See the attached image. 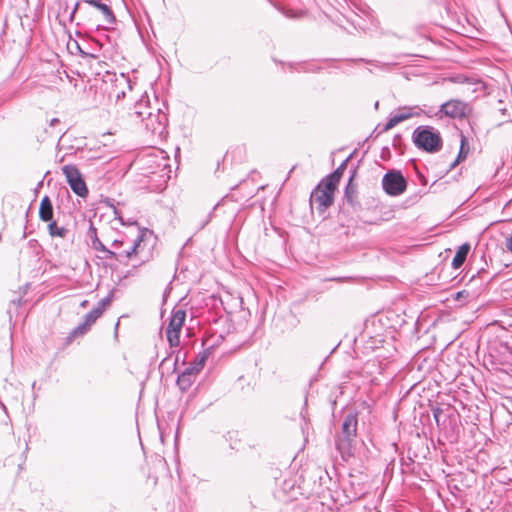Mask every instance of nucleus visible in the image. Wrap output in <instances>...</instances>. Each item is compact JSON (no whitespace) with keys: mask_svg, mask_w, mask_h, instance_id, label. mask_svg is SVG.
I'll return each instance as SVG.
<instances>
[{"mask_svg":"<svg viewBox=\"0 0 512 512\" xmlns=\"http://www.w3.org/2000/svg\"><path fill=\"white\" fill-rule=\"evenodd\" d=\"M54 209L52 205V201L46 195L41 199L39 206V218L43 222L53 221Z\"/></svg>","mask_w":512,"mask_h":512,"instance_id":"11","label":"nucleus"},{"mask_svg":"<svg viewBox=\"0 0 512 512\" xmlns=\"http://www.w3.org/2000/svg\"><path fill=\"white\" fill-rule=\"evenodd\" d=\"M414 144L428 153L438 152L442 148V138L438 130L431 126H419L412 135Z\"/></svg>","mask_w":512,"mask_h":512,"instance_id":"2","label":"nucleus"},{"mask_svg":"<svg viewBox=\"0 0 512 512\" xmlns=\"http://www.w3.org/2000/svg\"><path fill=\"white\" fill-rule=\"evenodd\" d=\"M0 405H1L2 409H3L5 412H7L6 406H5L2 402H0Z\"/></svg>","mask_w":512,"mask_h":512,"instance_id":"40","label":"nucleus"},{"mask_svg":"<svg viewBox=\"0 0 512 512\" xmlns=\"http://www.w3.org/2000/svg\"><path fill=\"white\" fill-rule=\"evenodd\" d=\"M357 423L356 414H347L343 420L341 431L337 435L336 448L344 459L346 456L352 455V445L356 437Z\"/></svg>","mask_w":512,"mask_h":512,"instance_id":"1","label":"nucleus"},{"mask_svg":"<svg viewBox=\"0 0 512 512\" xmlns=\"http://www.w3.org/2000/svg\"><path fill=\"white\" fill-rule=\"evenodd\" d=\"M141 242L142 236H138L134 240H129L127 237L114 240L112 243L114 250L111 252V258L122 264H127L133 256L140 253Z\"/></svg>","mask_w":512,"mask_h":512,"instance_id":"3","label":"nucleus"},{"mask_svg":"<svg viewBox=\"0 0 512 512\" xmlns=\"http://www.w3.org/2000/svg\"><path fill=\"white\" fill-rule=\"evenodd\" d=\"M93 248L98 250V251H102L104 253H106V257L107 258H111V252L112 250H109L107 249L103 244L102 242L98 239V242H96V244H92Z\"/></svg>","mask_w":512,"mask_h":512,"instance_id":"29","label":"nucleus"},{"mask_svg":"<svg viewBox=\"0 0 512 512\" xmlns=\"http://www.w3.org/2000/svg\"><path fill=\"white\" fill-rule=\"evenodd\" d=\"M470 251V245L468 243L462 244L458 250L456 251V254L452 260V267L454 269L460 268L463 263L465 262L467 255Z\"/></svg>","mask_w":512,"mask_h":512,"instance_id":"15","label":"nucleus"},{"mask_svg":"<svg viewBox=\"0 0 512 512\" xmlns=\"http://www.w3.org/2000/svg\"><path fill=\"white\" fill-rule=\"evenodd\" d=\"M382 187L386 194L399 196L405 192L407 181L400 171L390 170L382 178Z\"/></svg>","mask_w":512,"mask_h":512,"instance_id":"5","label":"nucleus"},{"mask_svg":"<svg viewBox=\"0 0 512 512\" xmlns=\"http://www.w3.org/2000/svg\"><path fill=\"white\" fill-rule=\"evenodd\" d=\"M160 157L155 156L152 159L149 160L150 168L153 169V164H155V170H152V174H159L160 178H162L164 181L170 179L171 177V166L169 165L168 157L164 155V151H159Z\"/></svg>","mask_w":512,"mask_h":512,"instance_id":"8","label":"nucleus"},{"mask_svg":"<svg viewBox=\"0 0 512 512\" xmlns=\"http://www.w3.org/2000/svg\"><path fill=\"white\" fill-rule=\"evenodd\" d=\"M116 96H117L118 99L120 97H124L125 96V92L124 91L118 92Z\"/></svg>","mask_w":512,"mask_h":512,"instance_id":"38","label":"nucleus"},{"mask_svg":"<svg viewBox=\"0 0 512 512\" xmlns=\"http://www.w3.org/2000/svg\"><path fill=\"white\" fill-rule=\"evenodd\" d=\"M348 161L349 157L346 160H344L335 171H333L331 174L323 178V180L326 181L327 183H330L334 188H337V185L343 175V172L346 169Z\"/></svg>","mask_w":512,"mask_h":512,"instance_id":"16","label":"nucleus"},{"mask_svg":"<svg viewBox=\"0 0 512 512\" xmlns=\"http://www.w3.org/2000/svg\"><path fill=\"white\" fill-rule=\"evenodd\" d=\"M184 373H189L194 379H196L197 374L200 372V369L193 363L189 367H187Z\"/></svg>","mask_w":512,"mask_h":512,"instance_id":"31","label":"nucleus"},{"mask_svg":"<svg viewBox=\"0 0 512 512\" xmlns=\"http://www.w3.org/2000/svg\"><path fill=\"white\" fill-rule=\"evenodd\" d=\"M81 2L87 3L98 9L102 13L106 23L113 24L115 22L116 19L113 11L107 4L102 3L101 0H81Z\"/></svg>","mask_w":512,"mask_h":512,"instance_id":"10","label":"nucleus"},{"mask_svg":"<svg viewBox=\"0 0 512 512\" xmlns=\"http://www.w3.org/2000/svg\"><path fill=\"white\" fill-rule=\"evenodd\" d=\"M121 81L128 85L129 89H131V83H130V80L128 78H126L123 74L121 75Z\"/></svg>","mask_w":512,"mask_h":512,"instance_id":"34","label":"nucleus"},{"mask_svg":"<svg viewBox=\"0 0 512 512\" xmlns=\"http://www.w3.org/2000/svg\"><path fill=\"white\" fill-rule=\"evenodd\" d=\"M91 329V327L86 324L84 321H82L81 323H79L68 335L67 337V342L70 343L72 342L74 339L78 338V337H82L83 335H85L89 330Z\"/></svg>","mask_w":512,"mask_h":512,"instance_id":"18","label":"nucleus"},{"mask_svg":"<svg viewBox=\"0 0 512 512\" xmlns=\"http://www.w3.org/2000/svg\"><path fill=\"white\" fill-rule=\"evenodd\" d=\"M65 132H66L65 130L60 129V130L56 133V136H57V135H60V137H61V136H63V135L65 134Z\"/></svg>","mask_w":512,"mask_h":512,"instance_id":"37","label":"nucleus"},{"mask_svg":"<svg viewBox=\"0 0 512 512\" xmlns=\"http://www.w3.org/2000/svg\"><path fill=\"white\" fill-rule=\"evenodd\" d=\"M195 379L189 375V373L182 372L178 375L177 385L182 391H185L191 387Z\"/></svg>","mask_w":512,"mask_h":512,"instance_id":"19","label":"nucleus"},{"mask_svg":"<svg viewBox=\"0 0 512 512\" xmlns=\"http://www.w3.org/2000/svg\"><path fill=\"white\" fill-rule=\"evenodd\" d=\"M111 301H112V296L108 295L107 297L101 299L97 303V306L94 307L93 309L94 310H99V314L102 315L103 312L105 311V309L111 304Z\"/></svg>","mask_w":512,"mask_h":512,"instance_id":"24","label":"nucleus"},{"mask_svg":"<svg viewBox=\"0 0 512 512\" xmlns=\"http://www.w3.org/2000/svg\"><path fill=\"white\" fill-rule=\"evenodd\" d=\"M60 124V120L58 118H53L50 120V127L54 128L56 125Z\"/></svg>","mask_w":512,"mask_h":512,"instance_id":"33","label":"nucleus"},{"mask_svg":"<svg viewBox=\"0 0 512 512\" xmlns=\"http://www.w3.org/2000/svg\"><path fill=\"white\" fill-rule=\"evenodd\" d=\"M143 122L147 130L151 131L152 134L161 137L166 132L168 118L166 113L163 112L160 107H157L147 112V116Z\"/></svg>","mask_w":512,"mask_h":512,"instance_id":"7","label":"nucleus"},{"mask_svg":"<svg viewBox=\"0 0 512 512\" xmlns=\"http://www.w3.org/2000/svg\"><path fill=\"white\" fill-rule=\"evenodd\" d=\"M87 304H88V301H87V300H83V301L80 303V306L84 308V307H86V306H87Z\"/></svg>","mask_w":512,"mask_h":512,"instance_id":"39","label":"nucleus"},{"mask_svg":"<svg viewBox=\"0 0 512 512\" xmlns=\"http://www.w3.org/2000/svg\"><path fill=\"white\" fill-rule=\"evenodd\" d=\"M353 175L349 178V181L345 187L344 198L351 205L355 206L357 203V187L353 184Z\"/></svg>","mask_w":512,"mask_h":512,"instance_id":"17","label":"nucleus"},{"mask_svg":"<svg viewBox=\"0 0 512 512\" xmlns=\"http://www.w3.org/2000/svg\"><path fill=\"white\" fill-rule=\"evenodd\" d=\"M186 317V312L182 309L174 310L170 318L167 330L181 331Z\"/></svg>","mask_w":512,"mask_h":512,"instance_id":"14","label":"nucleus"},{"mask_svg":"<svg viewBox=\"0 0 512 512\" xmlns=\"http://www.w3.org/2000/svg\"><path fill=\"white\" fill-rule=\"evenodd\" d=\"M440 412H441L440 409H437V410L434 411V418H435L437 423L439 422L438 415H439Z\"/></svg>","mask_w":512,"mask_h":512,"instance_id":"35","label":"nucleus"},{"mask_svg":"<svg viewBox=\"0 0 512 512\" xmlns=\"http://www.w3.org/2000/svg\"><path fill=\"white\" fill-rule=\"evenodd\" d=\"M152 109L153 108L150 106L148 97L145 96L134 104L132 115H134L136 119H139L143 122L147 116V112L151 111Z\"/></svg>","mask_w":512,"mask_h":512,"instance_id":"12","label":"nucleus"},{"mask_svg":"<svg viewBox=\"0 0 512 512\" xmlns=\"http://www.w3.org/2000/svg\"><path fill=\"white\" fill-rule=\"evenodd\" d=\"M78 7H79V2H77V3L75 4V7H74V9H73V11H72V13H71V17H73V16H74V14H75L76 10L78 9Z\"/></svg>","mask_w":512,"mask_h":512,"instance_id":"36","label":"nucleus"},{"mask_svg":"<svg viewBox=\"0 0 512 512\" xmlns=\"http://www.w3.org/2000/svg\"><path fill=\"white\" fill-rule=\"evenodd\" d=\"M464 144H465V138L462 137L459 154H458L456 160L451 163L449 170H452L453 168H455V166L459 163V161L466 158L467 152H464Z\"/></svg>","mask_w":512,"mask_h":512,"instance_id":"25","label":"nucleus"},{"mask_svg":"<svg viewBox=\"0 0 512 512\" xmlns=\"http://www.w3.org/2000/svg\"><path fill=\"white\" fill-rule=\"evenodd\" d=\"M167 340L171 347H177L180 343V332L179 331H172V330H166Z\"/></svg>","mask_w":512,"mask_h":512,"instance_id":"21","label":"nucleus"},{"mask_svg":"<svg viewBox=\"0 0 512 512\" xmlns=\"http://www.w3.org/2000/svg\"><path fill=\"white\" fill-rule=\"evenodd\" d=\"M399 123H401L399 118L397 117L396 114H394L391 118H389L387 123L383 126V128L380 131V133L386 132V131L392 129L393 127H395Z\"/></svg>","mask_w":512,"mask_h":512,"instance_id":"27","label":"nucleus"},{"mask_svg":"<svg viewBox=\"0 0 512 512\" xmlns=\"http://www.w3.org/2000/svg\"><path fill=\"white\" fill-rule=\"evenodd\" d=\"M207 360V353H199L196 357V362L194 363L200 370L203 368L205 362Z\"/></svg>","mask_w":512,"mask_h":512,"instance_id":"30","label":"nucleus"},{"mask_svg":"<svg viewBox=\"0 0 512 512\" xmlns=\"http://www.w3.org/2000/svg\"><path fill=\"white\" fill-rule=\"evenodd\" d=\"M87 236L91 240L92 244H96V242H98L97 229L94 227L92 222H90V226H89V229H88V232H87Z\"/></svg>","mask_w":512,"mask_h":512,"instance_id":"28","label":"nucleus"},{"mask_svg":"<svg viewBox=\"0 0 512 512\" xmlns=\"http://www.w3.org/2000/svg\"><path fill=\"white\" fill-rule=\"evenodd\" d=\"M399 123H401L399 118L397 117L396 114H394L391 118H389L387 123L383 126V128L380 131V133L386 132V131L392 129L393 127H395Z\"/></svg>","mask_w":512,"mask_h":512,"instance_id":"26","label":"nucleus"},{"mask_svg":"<svg viewBox=\"0 0 512 512\" xmlns=\"http://www.w3.org/2000/svg\"><path fill=\"white\" fill-rule=\"evenodd\" d=\"M101 315L99 314V310L92 309L90 312H88L85 316L83 321L88 324L90 327L99 319Z\"/></svg>","mask_w":512,"mask_h":512,"instance_id":"22","label":"nucleus"},{"mask_svg":"<svg viewBox=\"0 0 512 512\" xmlns=\"http://www.w3.org/2000/svg\"><path fill=\"white\" fill-rule=\"evenodd\" d=\"M423 112V109L419 106H405L399 108L395 114L399 118L400 122H403L413 117H419L423 114Z\"/></svg>","mask_w":512,"mask_h":512,"instance_id":"13","label":"nucleus"},{"mask_svg":"<svg viewBox=\"0 0 512 512\" xmlns=\"http://www.w3.org/2000/svg\"><path fill=\"white\" fill-rule=\"evenodd\" d=\"M48 232L51 237L64 238L68 230L64 227H58L56 221L53 220L48 222Z\"/></svg>","mask_w":512,"mask_h":512,"instance_id":"20","label":"nucleus"},{"mask_svg":"<svg viewBox=\"0 0 512 512\" xmlns=\"http://www.w3.org/2000/svg\"><path fill=\"white\" fill-rule=\"evenodd\" d=\"M335 190L336 188L322 179L311 193V206H315L320 213H323L333 204Z\"/></svg>","mask_w":512,"mask_h":512,"instance_id":"4","label":"nucleus"},{"mask_svg":"<svg viewBox=\"0 0 512 512\" xmlns=\"http://www.w3.org/2000/svg\"><path fill=\"white\" fill-rule=\"evenodd\" d=\"M111 301H112V296L108 295L107 297L101 299L97 303V306L94 307L93 309L94 310H99V314L102 315L103 312L105 311V309L111 304Z\"/></svg>","mask_w":512,"mask_h":512,"instance_id":"23","label":"nucleus"},{"mask_svg":"<svg viewBox=\"0 0 512 512\" xmlns=\"http://www.w3.org/2000/svg\"><path fill=\"white\" fill-rule=\"evenodd\" d=\"M62 173L66 178L71 190L79 197L85 198L88 195V188L86 183L75 165H64Z\"/></svg>","mask_w":512,"mask_h":512,"instance_id":"6","label":"nucleus"},{"mask_svg":"<svg viewBox=\"0 0 512 512\" xmlns=\"http://www.w3.org/2000/svg\"><path fill=\"white\" fill-rule=\"evenodd\" d=\"M283 13L288 18H296V17H299L300 15H302V13L298 14V13H294L292 11H284Z\"/></svg>","mask_w":512,"mask_h":512,"instance_id":"32","label":"nucleus"},{"mask_svg":"<svg viewBox=\"0 0 512 512\" xmlns=\"http://www.w3.org/2000/svg\"><path fill=\"white\" fill-rule=\"evenodd\" d=\"M440 112L451 118H462L466 114V104L460 100H449L441 105Z\"/></svg>","mask_w":512,"mask_h":512,"instance_id":"9","label":"nucleus"},{"mask_svg":"<svg viewBox=\"0 0 512 512\" xmlns=\"http://www.w3.org/2000/svg\"><path fill=\"white\" fill-rule=\"evenodd\" d=\"M508 512H512V509L510 511H508Z\"/></svg>","mask_w":512,"mask_h":512,"instance_id":"41","label":"nucleus"}]
</instances>
